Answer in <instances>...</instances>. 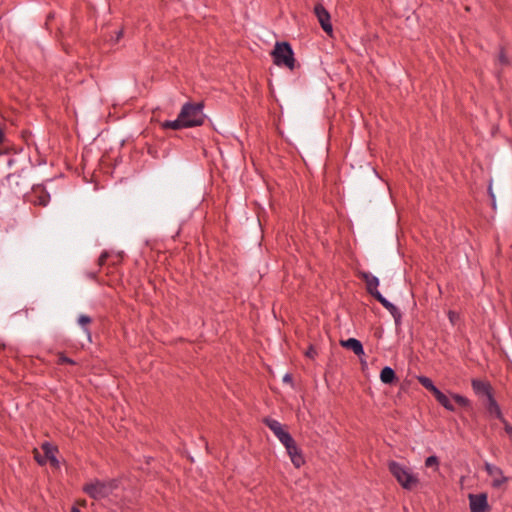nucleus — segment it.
I'll return each instance as SVG.
<instances>
[{
  "mask_svg": "<svg viewBox=\"0 0 512 512\" xmlns=\"http://www.w3.org/2000/svg\"><path fill=\"white\" fill-rule=\"evenodd\" d=\"M263 423L275 434L279 441L285 446L291 462L296 468L305 464V458L301 448L297 445L292 435L277 420L265 417Z\"/></svg>",
  "mask_w": 512,
  "mask_h": 512,
  "instance_id": "f257e3e1",
  "label": "nucleus"
},
{
  "mask_svg": "<svg viewBox=\"0 0 512 512\" xmlns=\"http://www.w3.org/2000/svg\"><path fill=\"white\" fill-rule=\"evenodd\" d=\"M388 470L405 490L411 491L419 484L418 477L411 472V469L399 462L394 460L389 461Z\"/></svg>",
  "mask_w": 512,
  "mask_h": 512,
  "instance_id": "f03ea898",
  "label": "nucleus"
},
{
  "mask_svg": "<svg viewBox=\"0 0 512 512\" xmlns=\"http://www.w3.org/2000/svg\"><path fill=\"white\" fill-rule=\"evenodd\" d=\"M180 118L187 127L202 125L204 121L203 105L201 103L185 104L180 111Z\"/></svg>",
  "mask_w": 512,
  "mask_h": 512,
  "instance_id": "7ed1b4c3",
  "label": "nucleus"
},
{
  "mask_svg": "<svg viewBox=\"0 0 512 512\" xmlns=\"http://www.w3.org/2000/svg\"><path fill=\"white\" fill-rule=\"evenodd\" d=\"M272 56L276 65H284L290 70L294 69L295 59L293 57V51L288 43H276L272 51Z\"/></svg>",
  "mask_w": 512,
  "mask_h": 512,
  "instance_id": "20e7f679",
  "label": "nucleus"
},
{
  "mask_svg": "<svg viewBox=\"0 0 512 512\" xmlns=\"http://www.w3.org/2000/svg\"><path fill=\"white\" fill-rule=\"evenodd\" d=\"M470 512H490L491 506L488 503V495L485 492L468 495Z\"/></svg>",
  "mask_w": 512,
  "mask_h": 512,
  "instance_id": "39448f33",
  "label": "nucleus"
},
{
  "mask_svg": "<svg viewBox=\"0 0 512 512\" xmlns=\"http://www.w3.org/2000/svg\"><path fill=\"white\" fill-rule=\"evenodd\" d=\"M83 491L94 500H100L109 496V491L105 486L104 481L98 479L94 482L85 484L83 486Z\"/></svg>",
  "mask_w": 512,
  "mask_h": 512,
  "instance_id": "423d86ee",
  "label": "nucleus"
},
{
  "mask_svg": "<svg viewBox=\"0 0 512 512\" xmlns=\"http://www.w3.org/2000/svg\"><path fill=\"white\" fill-rule=\"evenodd\" d=\"M90 323L91 322H78L79 326L69 331L70 336L73 339L78 340L82 347H84L85 342H92L91 331L88 326Z\"/></svg>",
  "mask_w": 512,
  "mask_h": 512,
  "instance_id": "0eeeda50",
  "label": "nucleus"
},
{
  "mask_svg": "<svg viewBox=\"0 0 512 512\" xmlns=\"http://www.w3.org/2000/svg\"><path fill=\"white\" fill-rule=\"evenodd\" d=\"M484 468L489 476L494 477L491 483L493 488H500L502 484L508 482L509 478L503 475L500 467L486 462Z\"/></svg>",
  "mask_w": 512,
  "mask_h": 512,
  "instance_id": "6e6552de",
  "label": "nucleus"
},
{
  "mask_svg": "<svg viewBox=\"0 0 512 512\" xmlns=\"http://www.w3.org/2000/svg\"><path fill=\"white\" fill-rule=\"evenodd\" d=\"M471 386L474 393L478 396L480 400L488 397L490 394L494 392L492 385L487 380L472 379Z\"/></svg>",
  "mask_w": 512,
  "mask_h": 512,
  "instance_id": "1a4fd4ad",
  "label": "nucleus"
},
{
  "mask_svg": "<svg viewBox=\"0 0 512 512\" xmlns=\"http://www.w3.org/2000/svg\"><path fill=\"white\" fill-rule=\"evenodd\" d=\"M481 401H482L483 406L486 409V412L488 413V415L490 417L502 419L503 413L501 411V408H500L498 402L496 401V399L494 397V392L492 394H490L488 397L483 398Z\"/></svg>",
  "mask_w": 512,
  "mask_h": 512,
  "instance_id": "9d476101",
  "label": "nucleus"
},
{
  "mask_svg": "<svg viewBox=\"0 0 512 512\" xmlns=\"http://www.w3.org/2000/svg\"><path fill=\"white\" fill-rule=\"evenodd\" d=\"M314 13L322 27V29L330 34L332 32V25L330 23V14L328 11L323 7L322 4H317L314 7Z\"/></svg>",
  "mask_w": 512,
  "mask_h": 512,
  "instance_id": "9b49d317",
  "label": "nucleus"
},
{
  "mask_svg": "<svg viewBox=\"0 0 512 512\" xmlns=\"http://www.w3.org/2000/svg\"><path fill=\"white\" fill-rule=\"evenodd\" d=\"M339 344L341 345V347L347 350H351L355 355H357L360 358L365 354L363 344L361 343L360 340L356 338H348L346 340L341 339L339 341Z\"/></svg>",
  "mask_w": 512,
  "mask_h": 512,
  "instance_id": "f8f14e48",
  "label": "nucleus"
},
{
  "mask_svg": "<svg viewBox=\"0 0 512 512\" xmlns=\"http://www.w3.org/2000/svg\"><path fill=\"white\" fill-rule=\"evenodd\" d=\"M41 449L44 452V458L46 459V462L49 461L52 467L58 468L59 461L55 456V453L58 452V447L49 442H44L41 445Z\"/></svg>",
  "mask_w": 512,
  "mask_h": 512,
  "instance_id": "ddd939ff",
  "label": "nucleus"
},
{
  "mask_svg": "<svg viewBox=\"0 0 512 512\" xmlns=\"http://www.w3.org/2000/svg\"><path fill=\"white\" fill-rule=\"evenodd\" d=\"M380 380L386 385H396L399 383V377L397 376L394 369L389 366H385L380 371Z\"/></svg>",
  "mask_w": 512,
  "mask_h": 512,
  "instance_id": "4468645a",
  "label": "nucleus"
},
{
  "mask_svg": "<svg viewBox=\"0 0 512 512\" xmlns=\"http://www.w3.org/2000/svg\"><path fill=\"white\" fill-rule=\"evenodd\" d=\"M360 276L363 279V281L365 282L367 290L371 295L374 296L375 294H377V292H379L377 290V287L379 285V280L377 277H375L374 275H372L369 272H361Z\"/></svg>",
  "mask_w": 512,
  "mask_h": 512,
  "instance_id": "2eb2a0df",
  "label": "nucleus"
},
{
  "mask_svg": "<svg viewBox=\"0 0 512 512\" xmlns=\"http://www.w3.org/2000/svg\"><path fill=\"white\" fill-rule=\"evenodd\" d=\"M431 394L435 397L437 402L445 409L451 412L455 411V406L452 404L449 397L446 394H444L439 388H436V390H434Z\"/></svg>",
  "mask_w": 512,
  "mask_h": 512,
  "instance_id": "dca6fc26",
  "label": "nucleus"
},
{
  "mask_svg": "<svg viewBox=\"0 0 512 512\" xmlns=\"http://www.w3.org/2000/svg\"><path fill=\"white\" fill-rule=\"evenodd\" d=\"M374 297L380 302L383 304V306H385L391 313V315L395 318V319H398L401 317V314L399 313V310L393 305L391 304L390 302H388L381 294L380 292H377V294L374 295Z\"/></svg>",
  "mask_w": 512,
  "mask_h": 512,
  "instance_id": "f3484780",
  "label": "nucleus"
},
{
  "mask_svg": "<svg viewBox=\"0 0 512 512\" xmlns=\"http://www.w3.org/2000/svg\"><path fill=\"white\" fill-rule=\"evenodd\" d=\"M161 127L163 129H173V130H179L182 128H186L187 125L184 124V120L180 118V114L178 115V118L173 121H165L161 124Z\"/></svg>",
  "mask_w": 512,
  "mask_h": 512,
  "instance_id": "a211bd4d",
  "label": "nucleus"
},
{
  "mask_svg": "<svg viewBox=\"0 0 512 512\" xmlns=\"http://www.w3.org/2000/svg\"><path fill=\"white\" fill-rule=\"evenodd\" d=\"M451 397L455 401V403L458 404L460 407H463L465 409L472 408L471 401L467 397L457 393H451Z\"/></svg>",
  "mask_w": 512,
  "mask_h": 512,
  "instance_id": "6ab92c4d",
  "label": "nucleus"
},
{
  "mask_svg": "<svg viewBox=\"0 0 512 512\" xmlns=\"http://www.w3.org/2000/svg\"><path fill=\"white\" fill-rule=\"evenodd\" d=\"M417 380L419 381V383L424 387L426 388L430 393H432L434 390H436V386L435 384L433 383V381L427 377V376H423V375H420V376H417Z\"/></svg>",
  "mask_w": 512,
  "mask_h": 512,
  "instance_id": "aec40b11",
  "label": "nucleus"
},
{
  "mask_svg": "<svg viewBox=\"0 0 512 512\" xmlns=\"http://www.w3.org/2000/svg\"><path fill=\"white\" fill-rule=\"evenodd\" d=\"M50 196L44 191H40V194L37 196V199L34 200L35 204L46 206L49 202Z\"/></svg>",
  "mask_w": 512,
  "mask_h": 512,
  "instance_id": "412c9836",
  "label": "nucleus"
},
{
  "mask_svg": "<svg viewBox=\"0 0 512 512\" xmlns=\"http://www.w3.org/2000/svg\"><path fill=\"white\" fill-rule=\"evenodd\" d=\"M425 466L428 468L435 467V470H438L439 458L436 455H431L427 457L425 459Z\"/></svg>",
  "mask_w": 512,
  "mask_h": 512,
  "instance_id": "4be33fe9",
  "label": "nucleus"
},
{
  "mask_svg": "<svg viewBox=\"0 0 512 512\" xmlns=\"http://www.w3.org/2000/svg\"><path fill=\"white\" fill-rule=\"evenodd\" d=\"M57 364L58 365H64V364L76 365L77 363L73 359L67 357L64 353H59Z\"/></svg>",
  "mask_w": 512,
  "mask_h": 512,
  "instance_id": "5701e85b",
  "label": "nucleus"
},
{
  "mask_svg": "<svg viewBox=\"0 0 512 512\" xmlns=\"http://www.w3.org/2000/svg\"><path fill=\"white\" fill-rule=\"evenodd\" d=\"M105 486L107 487L109 491V495L112 494L114 490H116L119 487V480L118 479H111L109 481H104Z\"/></svg>",
  "mask_w": 512,
  "mask_h": 512,
  "instance_id": "b1692460",
  "label": "nucleus"
},
{
  "mask_svg": "<svg viewBox=\"0 0 512 512\" xmlns=\"http://www.w3.org/2000/svg\"><path fill=\"white\" fill-rule=\"evenodd\" d=\"M499 420L503 423L504 430L507 433V435L509 437H512V425L504 418L503 415H502V419H499Z\"/></svg>",
  "mask_w": 512,
  "mask_h": 512,
  "instance_id": "393cba45",
  "label": "nucleus"
},
{
  "mask_svg": "<svg viewBox=\"0 0 512 512\" xmlns=\"http://www.w3.org/2000/svg\"><path fill=\"white\" fill-rule=\"evenodd\" d=\"M34 459L41 466L46 464V459L44 458V455H41L37 449H34Z\"/></svg>",
  "mask_w": 512,
  "mask_h": 512,
  "instance_id": "a878e982",
  "label": "nucleus"
},
{
  "mask_svg": "<svg viewBox=\"0 0 512 512\" xmlns=\"http://www.w3.org/2000/svg\"><path fill=\"white\" fill-rule=\"evenodd\" d=\"M412 385V380L405 379L400 383V392H408Z\"/></svg>",
  "mask_w": 512,
  "mask_h": 512,
  "instance_id": "bb28decb",
  "label": "nucleus"
},
{
  "mask_svg": "<svg viewBox=\"0 0 512 512\" xmlns=\"http://www.w3.org/2000/svg\"><path fill=\"white\" fill-rule=\"evenodd\" d=\"M316 355L317 351L315 350V347L312 344H310L307 351L305 352V356L310 359H314Z\"/></svg>",
  "mask_w": 512,
  "mask_h": 512,
  "instance_id": "cd10ccee",
  "label": "nucleus"
},
{
  "mask_svg": "<svg viewBox=\"0 0 512 512\" xmlns=\"http://www.w3.org/2000/svg\"><path fill=\"white\" fill-rule=\"evenodd\" d=\"M283 382L293 386V376L289 373L285 374L283 377Z\"/></svg>",
  "mask_w": 512,
  "mask_h": 512,
  "instance_id": "c85d7f7f",
  "label": "nucleus"
},
{
  "mask_svg": "<svg viewBox=\"0 0 512 512\" xmlns=\"http://www.w3.org/2000/svg\"><path fill=\"white\" fill-rule=\"evenodd\" d=\"M498 60H499V62H500L501 64H507V63H508V60H507V58H506V56H505L504 52H501V54H500V56H499V59H498Z\"/></svg>",
  "mask_w": 512,
  "mask_h": 512,
  "instance_id": "c756f323",
  "label": "nucleus"
},
{
  "mask_svg": "<svg viewBox=\"0 0 512 512\" xmlns=\"http://www.w3.org/2000/svg\"><path fill=\"white\" fill-rule=\"evenodd\" d=\"M401 323L402 322H394V329H395L397 335L401 334V329H400Z\"/></svg>",
  "mask_w": 512,
  "mask_h": 512,
  "instance_id": "7c9ffc66",
  "label": "nucleus"
},
{
  "mask_svg": "<svg viewBox=\"0 0 512 512\" xmlns=\"http://www.w3.org/2000/svg\"><path fill=\"white\" fill-rule=\"evenodd\" d=\"M459 316L454 311L449 312V319L454 320L455 318H458Z\"/></svg>",
  "mask_w": 512,
  "mask_h": 512,
  "instance_id": "2f4dec72",
  "label": "nucleus"
},
{
  "mask_svg": "<svg viewBox=\"0 0 512 512\" xmlns=\"http://www.w3.org/2000/svg\"><path fill=\"white\" fill-rule=\"evenodd\" d=\"M106 258H107V254H106V253H105V254H102V255L100 256V258H99V262H100V264H103V263L105 262Z\"/></svg>",
  "mask_w": 512,
  "mask_h": 512,
  "instance_id": "473e14b6",
  "label": "nucleus"
},
{
  "mask_svg": "<svg viewBox=\"0 0 512 512\" xmlns=\"http://www.w3.org/2000/svg\"><path fill=\"white\" fill-rule=\"evenodd\" d=\"M123 35V31L120 30L118 33H117V36H116V39H115V42H118L120 40V38L122 37Z\"/></svg>",
  "mask_w": 512,
  "mask_h": 512,
  "instance_id": "72a5a7b5",
  "label": "nucleus"
},
{
  "mask_svg": "<svg viewBox=\"0 0 512 512\" xmlns=\"http://www.w3.org/2000/svg\"><path fill=\"white\" fill-rule=\"evenodd\" d=\"M78 320H81V321H84V320H90V318L88 316H85V315H81Z\"/></svg>",
  "mask_w": 512,
  "mask_h": 512,
  "instance_id": "f704fd0d",
  "label": "nucleus"
},
{
  "mask_svg": "<svg viewBox=\"0 0 512 512\" xmlns=\"http://www.w3.org/2000/svg\"><path fill=\"white\" fill-rule=\"evenodd\" d=\"M71 512H81L76 506L71 508Z\"/></svg>",
  "mask_w": 512,
  "mask_h": 512,
  "instance_id": "c9c22d12",
  "label": "nucleus"
},
{
  "mask_svg": "<svg viewBox=\"0 0 512 512\" xmlns=\"http://www.w3.org/2000/svg\"><path fill=\"white\" fill-rule=\"evenodd\" d=\"M3 139H4L3 132H2V130L0 129V143H2V142H3Z\"/></svg>",
  "mask_w": 512,
  "mask_h": 512,
  "instance_id": "e433bc0d",
  "label": "nucleus"
},
{
  "mask_svg": "<svg viewBox=\"0 0 512 512\" xmlns=\"http://www.w3.org/2000/svg\"><path fill=\"white\" fill-rule=\"evenodd\" d=\"M361 364H362V366H364V365H366V362L361 359Z\"/></svg>",
  "mask_w": 512,
  "mask_h": 512,
  "instance_id": "4c0bfd02",
  "label": "nucleus"
}]
</instances>
